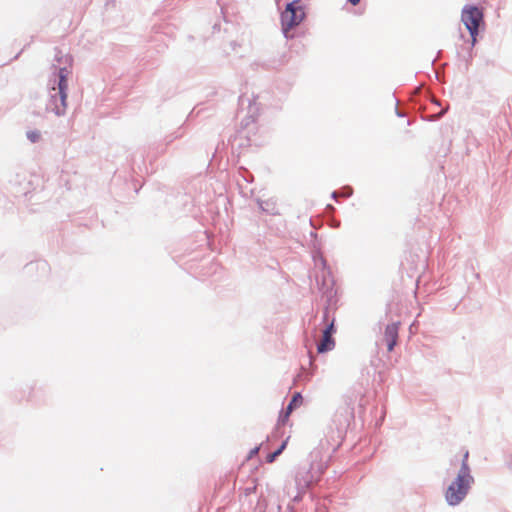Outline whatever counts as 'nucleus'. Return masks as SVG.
Returning a JSON list of instances; mask_svg holds the SVG:
<instances>
[{
	"label": "nucleus",
	"mask_w": 512,
	"mask_h": 512,
	"mask_svg": "<svg viewBox=\"0 0 512 512\" xmlns=\"http://www.w3.org/2000/svg\"><path fill=\"white\" fill-rule=\"evenodd\" d=\"M287 444V440L282 443V445L273 453L267 456V462L272 463L285 449Z\"/></svg>",
	"instance_id": "obj_11"
},
{
	"label": "nucleus",
	"mask_w": 512,
	"mask_h": 512,
	"mask_svg": "<svg viewBox=\"0 0 512 512\" xmlns=\"http://www.w3.org/2000/svg\"><path fill=\"white\" fill-rule=\"evenodd\" d=\"M260 207L263 211L270 212V213H276V205L275 202L267 200V201H260Z\"/></svg>",
	"instance_id": "obj_8"
},
{
	"label": "nucleus",
	"mask_w": 512,
	"mask_h": 512,
	"mask_svg": "<svg viewBox=\"0 0 512 512\" xmlns=\"http://www.w3.org/2000/svg\"><path fill=\"white\" fill-rule=\"evenodd\" d=\"M27 138H28L31 142L35 143V142H37V141H39V140H40V138H41V133H40L39 131H36V130H35V131H29V132H27Z\"/></svg>",
	"instance_id": "obj_13"
},
{
	"label": "nucleus",
	"mask_w": 512,
	"mask_h": 512,
	"mask_svg": "<svg viewBox=\"0 0 512 512\" xmlns=\"http://www.w3.org/2000/svg\"><path fill=\"white\" fill-rule=\"evenodd\" d=\"M398 330H399V323H392L390 325H387L385 329L384 338L387 343L388 351H392L394 346L397 343L398 339Z\"/></svg>",
	"instance_id": "obj_6"
},
{
	"label": "nucleus",
	"mask_w": 512,
	"mask_h": 512,
	"mask_svg": "<svg viewBox=\"0 0 512 512\" xmlns=\"http://www.w3.org/2000/svg\"><path fill=\"white\" fill-rule=\"evenodd\" d=\"M287 444V440L282 443V445L273 453L267 456V462L272 463L285 449Z\"/></svg>",
	"instance_id": "obj_10"
},
{
	"label": "nucleus",
	"mask_w": 512,
	"mask_h": 512,
	"mask_svg": "<svg viewBox=\"0 0 512 512\" xmlns=\"http://www.w3.org/2000/svg\"><path fill=\"white\" fill-rule=\"evenodd\" d=\"M305 18L304 7L300 0L288 3L285 10L281 14L282 30L286 37H289V31L298 26Z\"/></svg>",
	"instance_id": "obj_3"
},
{
	"label": "nucleus",
	"mask_w": 512,
	"mask_h": 512,
	"mask_svg": "<svg viewBox=\"0 0 512 512\" xmlns=\"http://www.w3.org/2000/svg\"><path fill=\"white\" fill-rule=\"evenodd\" d=\"M349 195L350 194H345V193L339 194V196H349ZM337 196H338V194H333V197L336 198Z\"/></svg>",
	"instance_id": "obj_15"
},
{
	"label": "nucleus",
	"mask_w": 512,
	"mask_h": 512,
	"mask_svg": "<svg viewBox=\"0 0 512 512\" xmlns=\"http://www.w3.org/2000/svg\"><path fill=\"white\" fill-rule=\"evenodd\" d=\"M303 403V397L300 393H295L290 401V403L288 404L287 408H286V411L280 416V421L284 424L290 414L292 413V411L298 407H300Z\"/></svg>",
	"instance_id": "obj_7"
},
{
	"label": "nucleus",
	"mask_w": 512,
	"mask_h": 512,
	"mask_svg": "<svg viewBox=\"0 0 512 512\" xmlns=\"http://www.w3.org/2000/svg\"><path fill=\"white\" fill-rule=\"evenodd\" d=\"M68 66L55 68L54 78L50 80L46 108L57 116L63 115L67 108V77L71 74L70 59L66 58Z\"/></svg>",
	"instance_id": "obj_1"
},
{
	"label": "nucleus",
	"mask_w": 512,
	"mask_h": 512,
	"mask_svg": "<svg viewBox=\"0 0 512 512\" xmlns=\"http://www.w3.org/2000/svg\"><path fill=\"white\" fill-rule=\"evenodd\" d=\"M287 444V440L282 443V445L273 453L267 456V462L272 463L285 449Z\"/></svg>",
	"instance_id": "obj_9"
},
{
	"label": "nucleus",
	"mask_w": 512,
	"mask_h": 512,
	"mask_svg": "<svg viewBox=\"0 0 512 512\" xmlns=\"http://www.w3.org/2000/svg\"><path fill=\"white\" fill-rule=\"evenodd\" d=\"M287 444V440L282 443V445L273 453L267 456V462L272 463L285 449Z\"/></svg>",
	"instance_id": "obj_12"
},
{
	"label": "nucleus",
	"mask_w": 512,
	"mask_h": 512,
	"mask_svg": "<svg viewBox=\"0 0 512 512\" xmlns=\"http://www.w3.org/2000/svg\"><path fill=\"white\" fill-rule=\"evenodd\" d=\"M461 20L472 37V44L476 42V36L481 25H483V13L475 6H466L462 10Z\"/></svg>",
	"instance_id": "obj_4"
},
{
	"label": "nucleus",
	"mask_w": 512,
	"mask_h": 512,
	"mask_svg": "<svg viewBox=\"0 0 512 512\" xmlns=\"http://www.w3.org/2000/svg\"><path fill=\"white\" fill-rule=\"evenodd\" d=\"M352 5L356 6L359 4L360 0H348Z\"/></svg>",
	"instance_id": "obj_14"
},
{
	"label": "nucleus",
	"mask_w": 512,
	"mask_h": 512,
	"mask_svg": "<svg viewBox=\"0 0 512 512\" xmlns=\"http://www.w3.org/2000/svg\"><path fill=\"white\" fill-rule=\"evenodd\" d=\"M334 332V320H332L323 330L322 339L317 346L318 353L330 351L335 347V341L332 337Z\"/></svg>",
	"instance_id": "obj_5"
},
{
	"label": "nucleus",
	"mask_w": 512,
	"mask_h": 512,
	"mask_svg": "<svg viewBox=\"0 0 512 512\" xmlns=\"http://www.w3.org/2000/svg\"><path fill=\"white\" fill-rule=\"evenodd\" d=\"M468 457L469 452L465 450L463 453L460 471L456 479L448 486L445 492L446 501L450 505H458L466 497L472 483L474 482V479L470 474Z\"/></svg>",
	"instance_id": "obj_2"
}]
</instances>
